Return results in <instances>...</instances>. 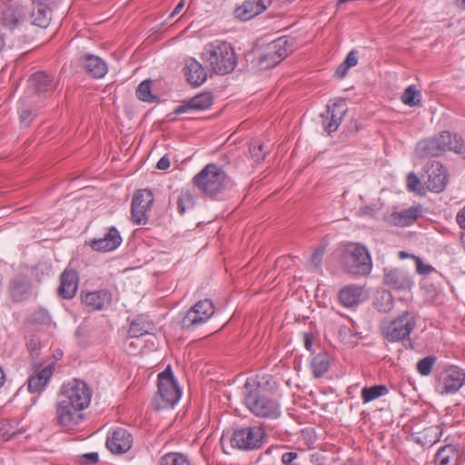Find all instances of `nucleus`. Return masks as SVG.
Returning a JSON list of instances; mask_svg holds the SVG:
<instances>
[{"label": "nucleus", "mask_w": 465, "mask_h": 465, "mask_svg": "<svg viewBox=\"0 0 465 465\" xmlns=\"http://www.w3.org/2000/svg\"><path fill=\"white\" fill-rule=\"evenodd\" d=\"M276 382L273 380H247L243 386L244 401L257 417L276 419L281 414L278 402L272 398Z\"/></svg>", "instance_id": "nucleus-1"}, {"label": "nucleus", "mask_w": 465, "mask_h": 465, "mask_svg": "<svg viewBox=\"0 0 465 465\" xmlns=\"http://www.w3.org/2000/svg\"><path fill=\"white\" fill-rule=\"evenodd\" d=\"M340 262L344 272L353 276H366L372 270L371 253L360 242L343 243L340 249Z\"/></svg>", "instance_id": "nucleus-2"}, {"label": "nucleus", "mask_w": 465, "mask_h": 465, "mask_svg": "<svg viewBox=\"0 0 465 465\" xmlns=\"http://www.w3.org/2000/svg\"><path fill=\"white\" fill-rule=\"evenodd\" d=\"M447 151L465 155V143L456 134L443 131L438 135L420 141L415 153L420 158L437 157Z\"/></svg>", "instance_id": "nucleus-3"}, {"label": "nucleus", "mask_w": 465, "mask_h": 465, "mask_svg": "<svg viewBox=\"0 0 465 465\" xmlns=\"http://www.w3.org/2000/svg\"><path fill=\"white\" fill-rule=\"evenodd\" d=\"M203 60L213 73L224 75L232 73L237 65V57L231 44L216 40L204 45Z\"/></svg>", "instance_id": "nucleus-4"}, {"label": "nucleus", "mask_w": 465, "mask_h": 465, "mask_svg": "<svg viewBox=\"0 0 465 465\" xmlns=\"http://www.w3.org/2000/svg\"><path fill=\"white\" fill-rule=\"evenodd\" d=\"M228 176L216 163L206 164L193 179V185L207 196L222 193L227 186Z\"/></svg>", "instance_id": "nucleus-5"}, {"label": "nucleus", "mask_w": 465, "mask_h": 465, "mask_svg": "<svg viewBox=\"0 0 465 465\" xmlns=\"http://www.w3.org/2000/svg\"><path fill=\"white\" fill-rule=\"evenodd\" d=\"M294 49V39L282 36L279 37L259 50L257 65L262 70L275 66Z\"/></svg>", "instance_id": "nucleus-6"}, {"label": "nucleus", "mask_w": 465, "mask_h": 465, "mask_svg": "<svg viewBox=\"0 0 465 465\" xmlns=\"http://www.w3.org/2000/svg\"><path fill=\"white\" fill-rule=\"evenodd\" d=\"M265 435L260 426L243 427L234 430L231 437V445L242 450H258L262 446Z\"/></svg>", "instance_id": "nucleus-7"}, {"label": "nucleus", "mask_w": 465, "mask_h": 465, "mask_svg": "<svg viewBox=\"0 0 465 465\" xmlns=\"http://www.w3.org/2000/svg\"><path fill=\"white\" fill-rule=\"evenodd\" d=\"M417 323L415 315L405 311L384 329L385 338L391 342L410 340L411 332Z\"/></svg>", "instance_id": "nucleus-8"}, {"label": "nucleus", "mask_w": 465, "mask_h": 465, "mask_svg": "<svg viewBox=\"0 0 465 465\" xmlns=\"http://www.w3.org/2000/svg\"><path fill=\"white\" fill-rule=\"evenodd\" d=\"M157 392L153 399L156 411L173 408L182 396L177 380H158Z\"/></svg>", "instance_id": "nucleus-9"}, {"label": "nucleus", "mask_w": 465, "mask_h": 465, "mask_svg": "<svg viewBox=\"0 0 465 465\" xmlns=\"http://www.w3.org/2000/svg\"><path fill=\"white\" fill-rule=\"evenodd\" d=\"M84 409L65 399L60 397L55 409V421L63 429L71 430L78 425L84 419Z\"/></svg>", "instance_id": "nucleus-10"}, {"label": "nucleus", "mask_w": 465, "mask_h": 465, "mask_svg": "<svg viewBox=\"0 0 465 465\" xmlns=\"http://www.w3.org/2000/svg\"><path fill=\"white\" fill-rule=\"evenodd\" d=\"M92 389L84 380H71L61 387L60 397L73 401L75 406L86 409L91 401Z\"/></svg>", "instance_id": "nucleus-11"}, {"label": "nucleus", "mask_w": 465, "mask_h": 465, "mask_svg": "<svg viewBox=\"0 0 465 465\" xmlns=\"http://www.w3.org/2000/svg\"><path fill=\"white\" fill-rule=\"evenodd\" d=\"M214 313V305L211 300L196 302L181 322L183 330L191 331L206 322Z\"/></svg>", "instance_id": "nucleus-12"}, {"label": "nucleus", "mask_w": 465, "mask_h": 465, "mask_svg": "<svg viewBox=\"0 0 465 465\" xmlns=\"http://www.w3.org/2000/svg\"><path fill=\"white\" fill-rule=\"evenodd\" d=\"M29 10L18 1L9 0L2 10L1 25L14 32L18 30L26 22Z\"/></svg>", "instance_id": "nucleus-13"}, {"label": "nucleus", "mask_w": 465, "mask_h": 465, "mask_svg": "<svg viewBox=\"0 0 465 465\" xmlns=\"http://www.w3.org/2000/svg\"><path fill=\"white\" fill-rule=\"evenodd\" d=\"M426 188L433 193L442 192L448 183V173L442 163L433 161L425 166V174L422 176Z\"/></svg>", "instance_id": "nucleus-14"}, {"label": "nucleus", "mask_w": 465, "mask_h": 465, "mask_svg": "<svg viewBox=\"0 0 465 465\" xmlns=\"http://www.w3.org/2000/svg\"><path fill=\"white\" fill-rule=\"evenodd\" d=\"M153 203V195L148 189L138 190L132 200L131 214L132 220L136 224H145L148 221V212H150Z\"/></svg>", "instance_id": "nucleus-15"}, {"label": "nucleus", "mask_w": 465, "mask_h": 465, "mask_svg": "<svg viewBox=\"0 0 465 465\" xmlns=\"http://www.w3.org/2000/svg\"><path fill=\"white\" fill-rule=\"evenodd\" d=\"M347 110L346 102L342 99L331 102L327 104L325 114H322V125H323L324 130L329 134L337 131L347 113Z\"/></svg>", "instance_id": "nucleus-16"}, {"label": "nucleus", "mask_w": 465, "mask_h": 465, "mask_svg": "<svg viewBox=\"0 0 465 465\" xmlns=\"http://www.w3.org/2000/svg\"><path fill=\"white\" fill-rule=\"evenodd\" d=\"M368 290L359 284H348L339 291V301L347 308H353L369 299Z\"/></svg>", "instance_id": "nucleus-17"}, {"label": "nucleus", "mask_w": 465, "mask_h": 465, "mask_svg": "<svg viewBox=\"0 0 465 465\" xmlns=\"http://www.w3.org/2000/svg\"><path fill=\"white\" fill-rule=\"evenodd\" d=\"M7 289L10 299L14 302H21L31 296L32 281L27 275L18 274L10 280Z\"/></svg>", "instance_id": "nucleus-18"}, {"label": "nucleus", "mask_w": 465, "mask_h": 465, "mask_svg": "<svg viewBox=\"0 0 465 465\" xmlns=\"http://www.w3.org/2000/svg\"><path fill=\"white\" fill-rule=\"evenodd\" d=\"M132 443V435L125 429L118 428L107 438L106 447L112 453L121 454L128 451Z\"/></svg>", "instance_id": "nucleus-19"}, {"label": "nucleus", "mask_w": 465, "mask_h": 465, "mask_svg": "<svg viewBox=\"0 0 465 465\" xmlns=\"http://www.w3.org/2000/svg\"><path fill=\"white\" fill-rule=\"evenodd\" d=\"M383 283L396 291H408L413 285V281L409 272L396 268L384 273Z\"/></svg>", "instance_id": "nucleus-20"}, {"label": "nucleus", "mask_w": 465, "mask_h": 465, "mask_svg": "<svg viewBox=\"0 0 465 465\" xmlns=\"http://www.w3.org/2000/svg\"><path fill=\"white\" fill-rule=\"evenodd\" d=\"M272 3V0H246L235 8L234 15L240 20L247 21L262 13Z\"/></svg>", "instance_id": "nucleus-21"}, {"label": "nucleus", "mask_w": 465, "mask_h": 465, "mask_svg": "<svg viewBox=\"0 0 465 465\" xmlns=\"http://www.w3.org/2000/svg\"><path fill=\"white\" fill-rule=\"evenodd\" d=\"M420 214V206H411L401 212H392L384 217V221L392 226L406 227L412 224Z\"/></svg>", "instance_id": "nucleus-22"}, {"label": "nucleus", "mask_w": 465, "mask_h": 465, "mask_svg": "<svg viewBox=\"0 0 465 465\" xmlns=\"http://www.w3.org/2000/svg\"><path fill=\"white\" fill-rule=\"evenodd\" d=\"M82 302L90 310H103L112 302V294L106 290L82 292Z\"/></svg>", "instance_id": "nucleus-23"}, {"label": "nucleus", "mask_w": 465, "mask_h": 465, "mask_svg": "<svg viewBox=\"0 0 465 465\" xmlns=\"http://www.w3.org/2000/svg\"><path fill=\"white\" fill-rule=\"evenodd\" d=\"M78 274L74 269H65L60 275L58 294L63 299H72L75 296L78 288Z\"/></svg>", "instance_id": "nucleus-24"}, {"label": "nucleus", "mask_w": 465, "mask_h": 465, "mask_svg": "<svg viewBox=\"0 0 465 465\" xmlns=\"http://www.w3.org/2000/svg\"><path fill=\"white\" fill-rule=\"evenodd\" d=\"M213 104V96L210 92L201 93L176 107L174 113L181 114L189 110L203 111L209 109Z\"/></svg>", "instance_id": "nucleus-25"}, {"label": "nucleus", "mask_w": 465, "mask_h": 465, "mask_svg": "<svg viewBox=\"0 0 465 465\" xmlns=\"http://www.w3.org/2000/svg\"><path fill=\"white\" fill-rule=\"evenodd\" d=\"M122 242L120 232L115 227H110L104 237L90 242L93 250L98 252H110L116 249Z\"/></svg>", "instance_id": "nucleus-26"}, {"label": "nucleus", "mask_w": 465, "mask_h": 465, "mask_svg": "<svg viewBox=\"0 0 465 465\" xmlns=\"http://www.w3.org/2000/svg\"><path fill=\"white\" fill-rule=\"evenodd\" d=\"M184 70L188 82L193 86H200L207 80L206 69L194 58L186 60Z\"/></svg>", "instance_id": "nucleus-27"}, {"label": "nucleus", "mask_w": 465, "mask_h": 465, "mask_svg": "<svg viewBox=\"0 0 465 465\" xmlns=\"http://www.w3.org/2000/svg\"><path fill=\"white\" fill-rule=\"evenodd\" d=\"M82 65L86 73L94 78H101L107 73V65L104 61L94 54L84 56Z\"/></svg>", "instance_id": "nucleus-28"}, {"label": "nucleus", "mask_w": 465, "mask_h": 465, "mask_svg": "<svg viewBox=\"0 0 465 465\" xmlns=\"http://www.w3.org/2000/svg\"><path fill=\"white\" fill-rule=\"evenodd\" d=\"M33 6L34 7L31 12V25L41 28H46L49 25L52 17L50 6L39 5H33Z\"/></svg>", "instance_id": "nucleus-29"}, {"label": "nucleus", "mask_w": 465, "mask_h": 465, "mask_svg": "<svg viewBox=\"0 0 465 465\" xmlns=\"http://www.w3.org/2000/svg\"><path fill=\"white\" fill-rule=\"evenodd\" d=\"M30 86L38 94L46 93L54 88L53 78L45 72H36L30 78Z\"/></svg>", "instance_id": "nucleus-30"}, {"label": "nucleus", "mask_w": 465, "mask_h": 465, "mask_svg": "<svg viewBox=\"0 0 465 465\" xmlns=\"http://www.w3.org/2000/svg\"><path fill=\"white\" fill-rule=\"evenodd\" d=\"M464 384L465 380H437L435 390L440 395L454 394Z\"/></svg>", "instance_id": "nucleus-31"}, {"label": "nucleus", "mask_w": 465, "mask_h": 465, "mask_svg": "<svg viewBox=\"0 0 465 465\" xmlns=\"http://www.w3.org/2000/svg\"><path fill=\"white\" fill-rule=\"evenodd\" d=\"M388 392L389 389L386 385L376 384L369 387H363L361 391V397L363 403H368L388 394Z\"/></svg>", "instance_id": "nucleus-32"}, {"label": "nucleus", "mask_w": 465, "mask_h": 465, "mask_svg": "<svg viewBox=\"0 0 465 465\" xmlns=\"http://www.w3.org/2000/svg\"><path fill=\"white\" fill-rule=\"evenodd\" d=\"M459 449L452 444H447L439 449L435 455V465H449L450 460L457 456Z\"/></svg>", "instance_id": "nucleus-33"}, {"label": "nucleus", "mask_w": 465, "mask_h": 465, "mask_svg": "<svg viewBox=\"0 0 465 465\" xmlns=\"http://www.w3.org/2000/svg\"><path fill=\"white\" fill-rule=\"evenodd\" d=\"M401 102L411 107L421 105V93L418 91L414 84L408 86L401 97Z\"/></svg>", "instance_id": "nucleus-34"}, {"label": "nucleus", "mask_w": 465, "mask_h": 465, "mask_svg": "<svg viewBox=\"0 0 465 465\" xmlns=\"http://www.w3.org/2000/svg\"><path fill=\"white\" fill-rule=\"evenodd\" d=\"M438 378H465L464 370L455 365L442 364L437 368Z\"/></svg>", "instance_id": "nucleus-35"}, {"label": "nucleus", "mask_w": 465, "mask_h": 465, "mask_svg": "<svg viewBox=\"0 0 465 465\" xmlns=\"http://www.w3.org/2000/svg\"><path fill=\"white\" fill-rule=\"evenodd\" d=\"M160 465H191L186 455L179 452H169L160 459Z\"/></svg>", "instance_id": "nucleus-36"}, {"label": "nucleus", "mask_w": 465, "mask_h": 465, "mask_svg": "<svg viewBox=\"0 0 465 465\" xmlns=\"http://www.w3.org/2000/svg\"><path fill=\"white\" fill-rule=\"evenodd\" d=\"M151 84V80H144L138 85L136 96L139 100L146 103H153L157 100V96L152 94Z\"/></svg>", "instance_id": "nucleus-37"}, {"label": "nucleus", "mask_w": 465, "mask_h": 465, "mask_svg": "<svg viewBox=\"0 0 465 465\" xmlns=\"http://www.w3.org/2000/svg\"><path fill=\"white\" fill-rule=\"evenodd\" d=\"M393 297L389 292H382L374 302L376 309L381 312H390L393 308Z\"/></svg>", "instance_id": "nucleus-38"}, {"label": "nucleus", "mask_w": 465, "mask_h": 465, "mask_svg": "<svg viewBox=\"0 0 465 465\" xmlns=\"http://www.w3.org/2000/svg\"><path fill=\"white\" fill-rule=\"evenodd\" d=\"M194 198L193 193L186 190L183 191L177 200V207L180 214H183L186 210H190L194 206Z\"/></svg>", "instance_id": "nucleus-39"}, {"label": "nucleus", "mask_w": 465, "mask_h": 465, "mask_svg": "<svg viewBox=\"0 0 465 465\" xmlns=\"http://www.w3.org/2000/svg\"><path fill=\"white\" fill-rule=\"evenodd\" d=\"M436 357L432 355L426 356L417 362L416 369L421 376L430 374L432 368L436 362Z\"/></svg>", "instance_id": "nucleus-40"}, {"label": "nucleus", "mask_w": 465, "mask_h": 465, "mask_svg": "<svg viewBox=\"0 0 465 465\" xmlns=\"http://www.w3.org/2000/svg\"><path fill=\"white\" fill-rule=\"evenodd\" d=\"M17 433H19L18 430L9 420H0V440H8L9 439L15 437Z\"/></svg>", "instance_id": "nucleus-41"}, {"label": "nucleus", "mask_w": 465, "mask_h": 465, "mask_svg": "<svg viewBox=\"0 0 465 465\" xmlns=\"http://www.w3.org/2000/svg\"><path fill=\"white\" fill-rule=\"evenodd\" d=\"M250 153L256 163H260L265 158L263 145L259 140H254L250 144Z\"/></svg>", "instance_id": "nucleus-42"}, {"label": "nucleus", "mask_w": 465, "mask_h": 465, "mask_svg": "<svg viewBox=\"0 0 465 465\" xmlns=\"http://www.w3.org/2000/svg\"><path fill=\"white\" fill-rule=\"evenodd\" d=\"M407 187L411 192H415L419 194L423 193L424 187L420 178L413 173H409L407 176Z\"/></svg>", "instance_id": "nucleus-43"}, {"label": "nucleus", "mask_w": 465, "mask_h": 465, "mask_svg": "<svg viewBox=\"0 0 465 465\" xmlns=\"http://www.w3.org/2000/svg\"><path fill=\"white\" fill-rule=\"evenodd\" d=\"M49 380H27L28 391L31 393H40L47 386Z\"/></svg>", "instance_id": "nucleus-44"}, {"label": "nucleus", "mask_w": 465, "mask_h": 465, "mask_svg": "<svg viewBox=\"0 0 465 465\" xmlns=\"http://www.w3.org/2000/svg\"><path fill=\"white\" fill-rule=\"evenodd\" d=\"M128 333L131 338H136L143 336V334H147V330L143 329V326H141V323L137 321H134L131 323Z\"/></svg>", "instance_id": "nucleus-45"}, {"label": "nucleus", "mask_w": 465, "mask_h": 465, "mask_svg": "<svg viewBox=\"0 0 465 465\" xmlns=\"http://www.w3.org/2000/svg\"><path fill=\"white\" fill-rule=\"evenodd\" d=\"M99 455L97 452H89L78 457V462L82 465L94 464L98 461Z\"/></svg>", "instance_id": "nucleus-46"}, {"label": "nucleus", "mask_w": 465, "mask_h": 465, "mask_svg": "<svg viewBox=\"0 0 465 465\" xmlns=\"http://www.w3.org/2000/svg\"><path fill=\"white\" fill-rule=\"evenodd\" d=\"M54 370V362L49 363L47 366L38 371L35 375H32L30 378H51Z\"/></svg>", "instance_id": "nucleus-47"}, {"label": "nucleus", "mask_w": 465, "mask_h": 465, "mask_svg": "<svg viewBox=\"0 0 465 465\" xmlns=\"http://www.w3.org/2000/svg\"><path fill=\"white\" fill-rule=\"evenodd\" d=\"M417 272L421 275H427L434 271V268L429 264H425L420 258L416 259Z\"/></svg>", "instance_id": "nucleus-48"}, {"label": "nucleus", "mask_w": 465, "mask_h": 465, "mask_svg": "<svg viewBox=\"0 0 465 465\" xmlns=\"http://www.w3.org/2000/svg\"><path fill=\"white\" fill-rule=\"evenodd\" d=\"M343 63L351 68L358 64V52L356 50H351L344 59Z\"/></svg>", "instance_id": "nucleus-49"}, {"label": "nucleus", "mask_w": 465, "mask_h": 465, "mask_svg": "<svg viewBox=\"0 0 465 465\" xmlns=\"http://www.w3.org/2000/svg\"><path fill=\"white\" fill-rule=\"evenodd\" d=\"M49 319L47 312L44 310L37 311L32 315V321L35 322L44 323L48 322Z\"/></svg>", "instance_id": "nucleus-50"}, {"label": "nucleus", "mask_w": 465, "mask_h": 465, "mask_svg": "<svg viewBox=\"0 0 465 465\" xmlns=\"http://www.w3.org/2000/svg\"><path fill=\"white\" fill-rule=\"evenodd\" d=\"M298 458V453L290 451L285 452L282 456V461L284 465H292L293 461Z\"/></svg>", "instance_id": "nucleus-51"}, {"label": "nucleus", "mask_w": 465, "mask_h": 465, "mask_svg": "<svg viewBox=\"0 0 465 465\" xmlns=\"http://www.w3.org/2000/svg\"><path fill=\"white\" fill-rule=\"evenodd\" d=\"M32 112L29 109L20 110V120L25 125H29L32 122Z\"/></svg>", "instance_id": "nucleus-52"}, {"label": "nucleus", "mask_w": 465, "mask_h": 465, "mask_svg": "<svg viewBox=\"0 0 465 465\" xmlns=\"http://www.w3.org/2000/svg\"><path fill=\"white\" fill-rule=\"evenodd\" d=\"M314 341V334L312 332L304 333V347L307 351H312Z\"/></svg>", "instance_id": "nucleus-53"}, {"label": "nucleus", "mask_w": 465, "mask_h": 465, "mask_svg": "<svg viewBox=\"0 0 465 465\" xmlns=\"http://www.w3.org/2000/svg\"><path fill=\"white\" fill-rule=\"evenodd\" d=\"M456 222L461 229L465 230V205L457 213Z\"/></svg>", "instance_id": "nucleus-54"}, {"label": "nucleus", "mask_w": 465, "mask_h": 465, "mask_svg": "<svg viewBox=\"0 0 465 465\" xmlns=\"http://www.w3.org/2000/svg\"><path fill=\"white\" fill-rule=\"evenodd\" d=\"M349 66H347L343 62L337 67L336 71H335V75L340 78V79H342L346 76L348 71H349Z\"/></svg>", "instance_id": "nucleus-55"}, {"label": "nucleus", "mask_w": 465, "mask_h": 465, "mask_svg": "<svg viewBox=\"0 0 465 465\" xmlns=\"http://www.w3.org/2000/svg\"><path fill=\"white\" fill-rule=\"evenodd\" d=\"M157 169L159 170H166L170 167V160L167 155H163L156 164Z\"/></svg>", "instance_id": "nucleus-56"}, {"label": "nucleus", "mask_w": 465, "mask_h": 465, "mask_svg": "<svg viewBox=\"0 0 465 465\" xmlns=\"http://www.w3.org/2000/svg\"><path fill=\"white\" fill-rule=\"evenodd\" d=\"M311 368L315 378H320V362L317 356L313 357L311 361Z\"/></svg>", "instance_id": "nucleus-57"}, {"label": "nucleus", "mask_w": 465, "mask_h": 465, "mask_svg": "<svg viewBox=\"0 0 465 465\" xmlns=\"http://www.w3.org/2000/svg\"><path fill=\"white\" fill-rule=\"evenodd\" d=\"M156 378H174L171 365H167L165 369L157 374Z\"/></svg>", "instance_id": "nucleus-58"}, {"label": "nucleus", "mask_w": 465, "mask_h": 465, "mask_svg": "<svg viewBox=\"0 0 465 465\" xmlns=\"http://www.w3.org/2000/svg\"><path fill=\"white\" fill-rule=\"evenodd\" d=\"M27 348L28 350L30 351L31 354H35V355H37V351H38V341L35 340V339H31L28 342H27Z\"/></svg>", "instance_id": "nucleus-59"}, {"label": "nucleus", "mask_w": 465, "mask_h": 465, "mask_svg": "<svg viewBox=\"0 0 465 465\" xmlns=\"http://www.w3.org/2000/svg\"><path fill=\"white\" fill-rule=\"evenodd\" d=\"M184 5H185V1L181 0L179 2V4L176 5V7L174 8V10L172 12L170 16H174L175 15L179 14L183 9Z\"/></svg>", "instance_id": "nucleus-60"}, {"label": "nucleus", "mask_w": 465, "mask_h": 465, "mask_svg": "<svg viewBox=\"0 0 465 465\" xmlns=\"http://www.w3.org/2000/svg\"><path fill=\"white\" fill-rule=\"evenodd\" d=\"M137 346L138 344L136 343L135 341H130L126 350L128 351L129 353H134Z\"/></svg>", "instance_id": "nucleus-61"}, {"label": "nucleus", "mask_w": 465, "mask_h": 465, "mask_svg": "<svg viewBox=\"0 0 465 465\" xmlns=\"http://www.w3.org/2000/svg\"><path fill=\"white\" fill-rule=\"evenodd\" d=\"M53 0H33V5H47L50 6V4Z\"/></svg>", "instance_id": "nucleus-62"}, {"label": "nucleus", "mask_w": 465, "mask_h": 465, "mask_svg": "<svg viewBox=\"0 0 465 465\" xmlns=\"http://www.w3.org/2000/svg\"><path fill=\"white\" fill-rule=\"evenodd\" d=\"M318 255H319V250L315 249V251L312 254V262L315 264V266H318V262H319Z\"/></svg>", "instance_id": "nucleus-63"}, {"label": "nucleus", "mask_w": 465, "mask_h": 465, "mask_svg": "<svg viewBox=\"0 0 465 465\" xmlns=\"http://www.w3.org/2000/svg\"><path fill=\"white\" fill-rule=\"evenodd\" d=\"M454 2L459 8H462L465 10V0H454Z\"/></svg>", "instance_id": "nucleus-64"}]
</instances>
